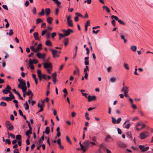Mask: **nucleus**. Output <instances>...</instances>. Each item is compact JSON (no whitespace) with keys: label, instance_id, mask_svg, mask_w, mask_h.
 Returning <instances> with one entry per match:
<instances>
[{"label":"nucleus","instance_id":"1","mask_svg":"<svg viewBox=\"0 0 153 153\" xmlns=\"http://www.w3.org/2000/svg\"><path fill=\"white\" fill-rule=\"evenodd\" d=\"M5 125L7 129L10 131H12L13 128L12 124L8 121L6 122Z\"/></svg>","mask_w":153,"mask_h":153},{"label":"nucleus","instance_id":"2","mask_svg":"<svg viewBox=\"0 0 153 153\" xmlns=\"http://www.w3.org/2000/svg\"><path fill=\"white\" fill-rule=\"evenodd\" d=\"M62 31L64 32L65 35L66 36L69 35L71 33H73V31L72 30L68 28L67 30H62Z\"/></svg>","mask_w":153,"mask_h":153},{"label":"nucleus","instance_id":"3","mask_svg":"<svg viewBox=\"0 0 153 153\" xmlns=\"http://www.w3.org/2000/svg\"><path fill=\"white\" fill-rule=\"evenodd\" d=\"M149 135V133L147 132H144L141 133L140 135V137L141 139H143L147 137Z\"/></svg>","mask_w":153,"mask_h":153},{"label":"nucleus","instance_id":"4","mask_svg":"<svg viewBox=\"0 0 153 153\" xmlns=\"http://www.w3.org/2000/svg\"><path fill=\"white\" fill-rule=\"evenodd\" d=\"M50 50L51 51L53 58H55L56 57H58L59 56V55L56 53L57 52V50L51 49H50Z\"/></svg>","mask_w":153,"mask_h":153},{"label":"nucleus","instance_id":"5","mask_svg":"<svg viewBox=\"0 0 153 153\" xmlns=\"http://www.w3.org/2000/svg\"><path fill=\"white\" fill-rule=\"evenodd\" d=\"M71 18V16H68L67 18V21L68 25L70 27H72L73 26V24Z\"/></svg>","mask_w":153,"mask_h":153},{"label":"nucleus","instance_id":"6","mask_svg":"<svg viewBox=\"0 0 153 153\" xmlns=\"http://www.w3.org/2000/svg\"><path fill=\"white\" fill-rule=\"evenodd\" d=\"M90 141L87 140L84 141L83 143V144L85 146V148L88 149L91 146V145H90Z\"/></svg>","mask_w":153,"mask_h":153},{"label":"nucleus","instance_id":"7","mask_svg":"<svg viewBox=\"0 0 153 153\" xmlns=\"http://www.w3.org/2000/svg\"><path fill=\"white\" fill-rule=\"evenodd\" d=\"M26 83L25 81H21L19 82V84L18 85V87L20 88H24L26 87Z\"/></svg>","mask_w":153,"mask_h":153},{"label":"nucleus","instance_id":"8","mask_svg":"<svg viewBox=\"0 0 153 153\" xmlns=\"http://www.w3.org/2000/svg\"><path fill=\"white\" fill-rule=\"evenodd\" d=\"M88 101L90 102L91 100H96V97L95 95L90 96L89 95L88 97Z\"/></svg>","mask_w":153,"mask_h":153},{"label":"nucleus","instance_id":"9","mask_svg":"<svg viewBox=\"0 0 153 153\" xmlns=\"http://www.w3.org/2000/svg\"><path fill=\"white\" fill-rule=\"evenodd\" d=\"M43 65L44 67L45 68H50L51 67V64L49 62L46 63L44 62L43 63Z\"/></svg>","mask_w":153,"mask_h":153},{"label":"nucleus","instance_id":"10","mask_svg":"<svg viewBox=\"0 0 153 153\" xmlns=\"http://www.w3.org/2000/svg\"><path fill=\"white\" fill-rule=\"evenodd\" d=\"M128 87L127 86L125 87H123L121 90V91L122 92L125 93H128Z\"/></svg>","mask_w":153,"mask_h":153},{"label":"nucleus","instance_id":"11","mask_svg":"<svg viewBox=\"0 0 153 153\" xmlns=\"http://www.w3.org/2000/svg\"><path fill=\"white\" fill-rule=\"evenodd\" d=\"M12 91L15 93V94L18 95V96L19 97L20 99L21 100H23V97L21 96V95L19 93V92L18 91H16V90L15 89H12Z\"/></svg>","mask_w":153,"mask_h":153},{"label":"nucleus","instance_id":"12","mask_svg":"<svg viewBox=\"0 0 153 153\" xmlns=\"http://www.w3.org/2000/svg\"><path fill=\"white\" fill-rule=\"evenodd\" d=\"M24 106L25 110H27V111L29 113L30 112L29 110V108L27 101H25V104H24Z\"/></svg>","mask_w":153,"mask_h":153},{"label":"nucleus","instance_id":"13","mask_svg":"<svg viewBox=\"0 0 153 153\" xmlns=\"http://www.w3.org/2000/svg\"><path fill=\"white\" fill-rule=\"evenodd\" d=\"M120 36L121 39L123 40L124 43H126L127 42V41L125 38V36L124 35V34L123 32L122 31L120 33Z\"/></svg>","mask_w":153,"mask_h":153},{"label":"nucleus","instance_id":"14","mask_svg":"<svg viewBox=\"0 0 153 153\" xmlns=\"http://www.w3.org/2000/svg\"><path fill=\"white\" fill-rule=\"evenodd\" d=\"M116 80V78L114 76L111 77L109 79V81L112 83H114Z\"/></svg>","mask_w":153,"mask_h":153},{"label":"nucleus","instance_id":"15","mask_svg":"<svg viewBox=\"0 0 153 153\" xmlns=\"http://www.w3.org/2000/svg\"><path fill=\"white\" fill-rule=\"evenodd\" d=\"M89 138L91 140L93 141H94V142H97V137H96L95 136H90L89 137Z\"/></svg>","mask_w":153,"mask_h":153},{"label":"nucleus","instance_id":"16","mask_svg":"<svg viewBox=\"0 0 153 153\" xmlns=\"http://www.w3.org/2000/svg\"><path fill=\"white\" fill-rule=\"evenodd\" d=\"M33 36L35 40H39L38 33L37 32H35L33 34Z\"/></svg>","mask_w":153,"mask_h":153},{"label":"nucleus","instance_id":"17","mask_svg":"<svg viewBox=\"0 0 153 153\" xmlns=\"http://www.w3.org/2000/svg\"><path fill=\"white\" fill-rule=\"evenodd\" d=\"M45 44L48 46H52V43L49 40H47L45 41Z\"/></svg>","mask_w":153,"mask_h":153},{"label":"nucleus","instance_id":"18","mask_svg":"<svg viewBox=\"0 0 153 153\" xmlns=\"http://www.w3.org/2000/svg\"><path fill=\"white\" fill-rule=\"evenodd\" d=\"M45 13L46 15L47 16H48L49 15L50 13V8H47L45 9Z\"/></svg>","mask_w":153,"mask_h":153},{"label":"nucleus","instance_id":"19","mask_svg":"<svg viewBox=\"0 0 153 153\" xmlns=\"http://www.w3.org/2000/svg\"><path fill=\"white\" fill-rule=\"evenodd\" d=\"M9 93L10 94L9 97L11 100L12 99H15L14 96L12 94V93L10 91Z\"/></svg>","mask_w":153,"mask_h":153},{"label":"nucleus","instance_id":"20","mask_svg":"<svg viewBox=\"0 0 153 153\" xmlns=\"http://www.w3.org/2000/svg\"><path fill=\"white\" fill-rule=\"evenodd\" d=\"M1 99L3 100H5L7 101H8L9 100H11L9 97H3L1 98Z\"/></svg>","mask_w":153,"mask_h":153},{"label":"nucleus","instance_id":"21","mask_svg":"<svg viewBox=\"0 0 153 153\" xmlns=\"http://www.w3.org/2000/svg\"><path fill=\"white\" fill-rule=\"evenodd\" d=\"M131 49L133 52L136 51L137 50V47L135 46H132L131 47Z\"/></svg>","mask_w":153,"mask_h":153},{"label":"nucleus","instance_id":"22","mask_svg":"<svg viewBox=\"0 0 153 153\" xmlns=\"http://www.w3.org/2000/svg\"><path fill=\"white\" fill-rule=\"evenodd\" d=\"M68 38H65L64 39V42L65 46H66L68 43Z\"/></svg>","mask_w":153,"mask_h":153},{"label":"nucleus","instance_id":"23","mask_svg":"<svg viewBox=\"0 0 153 153\" xmlns=\"http://www.w3.org/2000/svg\"><path fill=\"white\" fill-rule=\"evenodd\" d=\"M49 128V126H47L46 127V129L45 130V132L47 134H49V133L50 130Z\"/></svg>","mask_w":153,"mask_h":153},{"label":"nucleus","instance_id":"24","mask_svg":"<svg viewBox=\"0 0 153 153\" xmlns=\"http://www.w3.org/2000/svg\"><path fill=\"white\" fill-rule=\"evenodd\" d=\"M53 18H51L50 17H49L47 19V21L48 22L49 24H51L52 23V22L51 21V19L53 20Z\"/></svg>","mask_w":153,"mask_h":153},{"label":"nucleus","instance_id":"25","mask_svg":"<svg viewBox=\"0 0 153 153\" xmlns=\"http://www.w3.org/2000/svg\"><path fill=\"white\" fill-rule=\"evenodd\" d=\"M20 89H22L23 93H25V92H26L27 89V87L26 86L24 88H20Z\"/></svg>","mask_w":153,"mask_h":153},{"label":"nucleus","instance_id":"26","mask_svg":"<svg viewBox=\"0 0 153 153\" xmlns=\"http://www.w3.org/2000/svg\"><path fill=\"white\" fill-rule=\"evenodd\" d=\"M2 91L4 94H7L8 93H9L10 91L8 90H7L6 89H4Z\"/></svg>","mask_w":153,"mask_h":153},{"label":"nucleus","instance_id":"27","mask_svg":"<svg viewBox=\"0 0 153 153\" xmlns=\"http://www.w3.org/2000/svg\"><path fill=\"white\" fill-rule=\"evenodd\" d=\"M102 8L103 9H106V11L108 13H109L110 12V10L109 8L106 6H103Z\"/></svg>","mask_w":153,"mask_h":153},{"label":"nucleus","instance_id":"28","mask_svg":"<svg viewBox=\"0 0 153 153\" xmlns=\"http://www.w3.org/2000/svg\"><path fill=\"white\" fill-rule=\"evenodd\" d=\"M10 33H8L7 32L6 34L7 35L8 34L10 36H12L13 34V30L12 29H11L10 30Z\"/></svg>","mask_w":153,"mask_h":153},{"label":"nucleus","instance_id":"29","mask_svg":"<svg viewBox=\"0 0 153 153\" xmlns=\"http://www.w3.org/2000/svg\"><path fill=\"white\" fill-rule=\"evenodd\" d=\"M7 104L4 102H1L0 103V105L3 107H5L6 106Z\"/></svg>","mask_w":153,"mask_h":153},{"label":"nucleus","instance_id":"30","mask_svg":"<svg viewBox=\"0 0 153 153\" xmlns=\"http://www.w3.org/2000/svg\"><path fill=\"white\" fill-rule=\"evenodd\" d=\"M26 94L28 95H29L30 94L32 96H33V95L32 92L30 89H29L28 90L27 92L26 93Z\"/></svg>","mask_w":153,"mask_h":153},{"label":"nucleus","instance_id":"31","mask_svg":"<svg viewBox=\"0 0 153 153\" xmlns=\"http://www.w3.org/2000/svg\"><path fill=\"white\" fill-rule=\"evenodd\" d=\"M31 130H28L26 131L25 134L26 136H29V134H31Z\"/></svg>","mask_w":153,"mask_h":153},{"label":"nucleus","instance_id":"32","mask_svg":"<svg viewBox=\"0 0 153 153\" xmlns=\"http://www.w3.org/2000/svg\"><path fill=\"white\" fill-rule=\"evenodd\" d=\"M111 18L112 19H114L118 21L119 20V18L117 16L114 15L112 16Z\"/></svg>","mask_w":153,"mask_h":153},{"label":"nucleus","instance_id":"33","mask_svg":"<svg viewBox=\"0 0 153 153\" xmlns=\"http://www.w3.org/2000/svg\"><path fill=\"white\" fill-rule=\"evenodd\" d=\"M38 14L39 16H43L44 15V9H42L41 12L39 13V14L38 13Z\"/></svg>","mask_w":153,"mask_h":153},{"label":"nucleus","instance_id":"34","mask_svg":"<svg viewBox=\"0 0 153 153\" xmlns=\"http://www.w3.org/2000/svg\"><path fill=\"white\" fill-rule=\"evenodd\" d=\"M42 21H43L41 20V19L40 18H38L36 20V24H38L40 23L41 22H42Z\"/></svg>","mask_w":153,"mask_h":153},{"label":"nucleus","instance_id":"35","mask_svg":"<svg viewBox=\"0 0 153 153\" xmlns=\"http://www.w3.org/2000/svg\"><path fill=\"white\" fill-rule=\"evenodd\" d=\"M45 53H43L42 54H41V58L43 59L44 60H45Z\"/></svg>","mask_w":153,"mask_h":153},{"label":"nucleus","instance_id":"36","mask_svg":"<svg viewBox=\"0 0 153 153\" xmlns=\"http://www.w3.org/2000/svg\"><path fill=\"white\" fill-rule=\"evenodd\" d=\"M89 67L88 66H86L85 68H84V71L85 73H87V71H89Z\"/></svg>","mask_w":153,"mask_h":153},{"label":"nucleus","instance_id":"37","mask_svg":"<svg viewBox=\"0 0 153 153\" xmlns=\"http://www.w3.org/2000/svg\"><path fill=\"white\" fill-rule=\"evenodd\" d=\"M118 22L121 24L123 25H125L126 24L121 19H119V21H118Z\"/></svg>","mask_w":153,"mask_h":153},{"label":"nucleus","instance_id":"38","mask_svg":"<svg viewBox=\"0 0 153 153\" xmlns=\"http://www.w3.org/2000/svg\"><path fill=\"white\" fill-rule=\"evenodd\" d=\"M16 140H20L21 139V136L20 135H17L16 137Z\"/></svg>","mask_w":153,"mask_h":153},{"label":"nucleus","instance_id":"39","mask_svg":"<svg viewBox=\"0 0 153 153\" xmlns=\"http://www.w3.org/2000/svg\"><path fill=\"white\" fill-rule=\"evenodd\" d=\"M52 76L53 78V79H56V72L54 73L52 75Z\"/></svg>","mask_w":153,"mask_h":153},{"label":"nucleus","instance_id":"40","mask_svg":"<svg viewBox=\"0 0 153 153\" xmlns=\"http://www.w3.org/2000/svg\"><path fill=\"white\" fill-rule=\"evenodd\" d=\"M127 135L128 136H129V137H130V138H132V137L131 136V132H130L129 131H128L127 132Z\"/></svg>","mask_w":153,"mask_h":153},{"label":"nucleus","instance_id":"41","mask_svg":"<svg viewBox=\"0 0 153 153\" xmlns=\"http://www.w3.org/2000/svg\"><path fill=\"white\" fill-rule=\"evenodd\" d=\"M63 92L65 94L64 96L65 97L66 95L68 94V92L67 89L66 88H64L63 90Z\"/></svg>","mask_w":153,"mask_h":153},{"label":"nucleus","instance_id":"42","mask_svg":"<svg viewBox=\"0 0 153 153\" xmlns=\"http://www.w3.org/2000/svg\"><path fill=\"white\" fill-rule=\"evenodd\" d=\"M42 45L41 44H39L37 46V48L39 49V50H40L42 49Z\"/></svg>","mask_w":153,"mask_h":153},{"label":"nucleus","instance_id":"43","mask_svg":"<svg viewBox=\"0 0 153 153\" xmlns=\"http://www.w3.org/2000/svg\"><path fill=\"white\" fill-rule=\"evenodd\" d=\"M37 74L38 76H42L41 72L39 70H38L37 71Z\"/></svg>","mask_w":153,"mask_h":153},{"label":"nucleus","instance_id":"44","mask_svg":"<svg viewBox=\"0 0 153 153\" xmlns=\"http://www.w3.org/2000/svg\"><path fill=\"white\" fill-rule=\"evenodd\" d=\"M75 14L77 16H79L81 17H83L82 15L81 14L79 13H75Z\"/></svg>","mask_w":153,"mask_h":153},{"label":"nucleus","instance_id":"45","mask_svg":"<svg viewBox=\"0 0 153 153\" xmlns=\"http://www.w3.org/2000/svg\"><path fill=\"white\" fill-rule=\"evenodd\" d=\"M124 66L125 68L127 70H129V68L128 66V65L126 63H124Z\"/></svg>","mask_w":153,"mask_h":153},{"label":"nucleus","instance_id":"46","mask_svg":"<svg viewBox=\"0 0 153 153\" xmlns=\"http://www.w3.org/2000/svg\"><path fill=\"white\" fill-rule=\"evenodd\" d=\"M112 122L114 123H116L117 121L116 120V119L114 117H112Z\"/></svg>","mask_w":153,"mask_h":153},{"label":"nucleus","instance_id":"47","mask_svg":"<svg viewBox=\"0 0 153 153\" xmlns=\"http://www.w3.org/2000/svg\"><path fill=\"white\" fill-rule=\"evenodd\" d=\"M42 77L43 79L46 80L47 79L46 76L45 74H43L42 75Z\"/></svg>","mask_w":153,"mask_h":153},{"label":"nucleus","instance_id":"48","mask_svg":"<svg viewBox=\"0 0 153 153\" xmlns=\"http://www.w3.org/2000/svg\"><path fill=\"white\" fill-rule=\"evenodd\" d=\"M144 146L143 145H140L139 146V148L143 152V149L144 148Z\"/></svg>","mask_w":153,"mask_h":153},{"label":"nucleus","instance_id":"49","mask_svg":"<svg viewBox=\"0 0 153 153\" xmlns=\"http://www.w3.org/2000/svg\"><path fill=\"white\" fill-rule=\"evenodd\" d=\"M117 131L118 133L119 134H122V131L119 128H117Z\"/></svg>","mask_w":153,"mask_h":153},{"label":"nucleus","instance_id":"50","mask_svg":"<svg viewBox=\"0 0 153 153\" xmlns=\"http://www.w3.org/2000/svg\"><path fill=\"white\" fill-rule=\"evenodd\" d=\"M41 54L40 53L38 52L36 54L37 56L39 58H41Z\"/></svg>","mask_w":153,"mask_h":153},{"label":"nucleus","instance_id":"51","mask_svg":"<svg viewBox=\"0 0 153 153\" xmlns=\"http://www.w3.org/2000/svg\"><path fill=\"white\" fill-rule=\"evenodd\" d=\"M149 149V146H147L146 147H144L143 149V152H144L147 151Z\"/></svg>","mask_w":153,"mask_h":153},{"label":"nucleus","instance_id":"52","mask_svg":"<svg viewBox=\"0 0 153 153\" xmlns=\"http://www.w3.org/2000/svg\"><path fill=\"white\" fill-rule=\"evenodd\" d=\"M56 35V33L55 32H53L51 34V37L52 38H54Z\"/></svg>","mask_w":153,"mask_h":153},{"label":"nucleus","instance_id":"53","mask_svg":"<svg viewBox=\"0 0 153 153\" xmlns=\"http://www.w3.org/2000/svg\"><path fill=\"white\" fill-rule=\"evenodd\" d=\"M2 7L3 8L6 10H8V8L7 6L6 5H2Z\"/></svg>","mask_w":153,"mask_h":153},{"label":"nucleus","instance_id":"54","mask_svg":"<svg viewBox=\"0 0 153 153\" xmlns=\"http://www.w3.org/2000/svg\"><path fill=\"white\" fill-rule=\"evenodd\" d=\"M47 29H45L44 30H43L42 32V36H43L45 34V32L47 31Z\"/></svg>","mask_w":153,"mask_h":153},{"label":"nucleus","instance_id":"55","mask_svg":"<svg viewBox=\"0 0 153 153\" xmlns=\"http://www.w3.org/2000/svg\"><path fill=\"white\" fill-rule=\"evenodd\" d=\"M59 36H60L62 38L64 37H65V36H66L65 35V34H64V33L63 34H62V33H59Z\"/></svg>","mask_w":153,"mask_h":153},{"label":"nucleus","instance_id":"56","mask_svg":"<svg viewBox=\"0 0 153 153\" xmlns=\"http://www.w3.org/2000/svg\"><path fill=\"white\" fill-rule=\"evenodd\" d=\"M6 89H7V90L10 91L11 89V88L9 85H7Z\"/></svg>","mask_w":153,"mask_h":153},{"label":"nucleus","instance_id":"57","mask_svg":"<svg viewBox=\"0 0 153 153\" xmlns=\"http://www.w3.org/2000/svg\"><path fill=\"white\" fill-rule=\"evenodd\" d=\"M66 138L67 141L71 144H72L71 142L70 141V140L69 138V137L68 136H66Z\"/></svg>","mask_w":153,"mask_h":153},{"label":"nucleus","instance_id":"58","mask_svg":"<svg viewBox=\"0 0 153 153\" xmlns=\"http://www.w3.org/2000/svg\"><path fill=\"white\" fill-rule=\"evenodd\" d=\"M13 153H19L18 149H15L13 150Z\"/></svg>","mask_w":153,"mask_h":153},{"label":"nucleus","instance_id":"59","mask_svg":"<svg viewBox=\"0 0 153 153\" xmlns=\"http://www.w3.org/2000/svg\"><path fill=\"white\" fill-rule=\"evenodd\" d=\"M121 120V118L120 117L118 118L117 120L116 123L117 124L119 123Z\"/></svg>","mask_w":153,"mask_h":153},{"label":"nucleus","instance_id":"60","mask_svg":"<svg viewBox=\"0 0 153 153\" xmlns=\"http://www.w3.org/2000/svg\"><path fill=\"white\" fill-rule=\"evenodd\" d=\"M47 35L46 37L48 39H49L50 37V33L49 32H47L46 33Z\"/></svg>","mask_w":153,"mask_h":153},{"label":"nucleus","instance_id":"61","mask_svg":"<svg viewBox=\"0 0 153 153\" xmlns=\"http://www.w3.org/2000/svg\"><path fill=\"white\" fill-rule=\"evenodd\" d=\"M87 25L88 27V26H89L90 25V21L89 20H88L86 23V24L85 25Z\"/></svg>","mask_w":153,"mask_h":153},{"label":"nucleus","instance_id":"62","mask_svg":"<svg viewBox=\"0 0 153 153\" xmlns=\"http://www.w3.org/2000/svg\"><path fill=\"white\" fill-rule=\"evenodd\" d=\"M33 60H32L31 59H30L29 60V65H33Z\"/></svg>","mask_w":153,"mask_h":153},{"label":"nucleus","instance_id":"63","mask_svg":"<svg viewBox=\"0 0 153 153\" xmlns=\"http://www.w3.org/2000/svg\"><path fill=\"white\" fill-rule=\"evenodd\" d=\"M131 124L130 123L127 124L125 126V127L127 129L129 128Z\"/></svg>","mask_w":153,"mask_h":153},{"label":"nucleus","instance_id":"64","mask_svg":"<svg viewBox=\"0 0 153 153\" xmlns=\"http://www.w3.org/2000/svg\"><path fill=\"white\" fill-rule=\"evenodd\" d=\"M29 2L27 1H26L25 3V6L26 7H27L29 5Z\"/></svg>","mask_w":153,"mask_h":153}]
</instances>
